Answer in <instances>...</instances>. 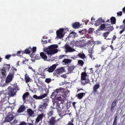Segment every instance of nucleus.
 <instances>
[{"label": "nucleus", "instance_id": "nucleus-1", "mask_svg": "<svg viewBox=\"0 0 125 125\" xmlns=\"http://www.w3.org/2000/svg\"><path fill=\"white\" fill-rule=\"evenodd\" d=\"M47 105L48 104L46 102H44L42 104L39 105L38 109L39 112H41V113L38 115L36 118L35 123V125L40 120H42V119L45 117L46 115L45 112L43 110L45 109Z\"/></svg>", "mask_w": 125, "mask_h": 125}, {"label": "nucleus", "instance_id": "nucleus-2", "mask_svg": "<svg viewBox=\"0 0 125 125\" xmlns=\"http://www.w3.org/2000/svg\"><path fill=\"white\" fill-rule=\"evenodd\" d=\"M58 47V45L57 44L52 45L44 50V51L49 56H50L58 52V50L56 48Z\"/></svg>", "mask_w": 125, "mask_h": 125}, {"label": "nucleus", "instance_id": "nucleus-3", "mask_svg": "<svg viewBox=\"0 0 125 125\" xmlns=\"http://www.w3.org/2000/svg\"><path fill=\"white\" fill-rule=\"evenodd\" d=\"M17 69L14 67H12L10 71V72L7 76L5 80V82L7 83H8L12 81L14 78V75L15 73L14 71H16Z\"/></svg>", "mask_w": 125, "mask_h": 125}, {"label": "nucleus", "instance_id": "nucleus-4", "mask_svg": "<svg viewBox=\"0 0 125 125\" xmlns=\"http://www.w3.org/2000/svg\"><path fill=\"white\" fill-rule=\"evenodd\" d=\"M17 69L14 67H12L10 71V72L7 76L5 80V82L7 83H8L12 81L14 78V75L15 73L14 71H16Z\"/></svg>", "mask_w": 125, "mask_h": 125}, {"label": "nucleus", "instance_id": "nucleus-5", "mask_svg": "<svg viewBox=\"0 0 125 125\" xmlns=\"http://www.w3.org/2000/svg\"><path fill=\"white\" fill-rule=\"evenodd\" d=\"M81 80L82 84L84 85L90 82L89 79V76L85 72H83L81 74Z\"/></svg>", "mask_w": 125, "mask_h": 125}, {"label": "nucleus", "instance_id": "nucleus-6", "mask_svg": "<svg viewBox=\"0 0 125 125\" xmlns=\"http://www.w3.org/2000/svg\"><path fill=\"white\" fill-rule=\"evenodd\" d=\"M113 29V28L109 24H102L100 26L99 28L97 30V31H100L101 30H104L112 31Z\"/></svg>", "mask_w": 125, "mask_h": 125}, {"label": "nucleus", "instance_id": "nucleus-7", "mask_svg": "<svg viewBox=\"0 0 125 125\" xmlns=\"http://www.w3.org/2000/svg\"><path fill=\"white\" fill-rule=\"evenodd\" d=\"M8 91H7V93L9 95V97L12 96H13L17 92L16 90L18 91L19 90V88L18 87H16L14 88H11L10 87H9L8 88Z\"/></svg>", "mask_w": 125, "mask_h": 125}, {"label": "nucleus", "instance_id": "nucleus-8", "mask_svg": "<svg viewBox=\"0 0 125 125\" xmlns=\"http://www.w3.org/2000/svg\"><path fill=\"white\" fill-rule=\"evenodd\" d=\"M65 29L61 28L57 30L56 32L57 37L60 39L63 38L65 33Z\"/></svg>", "mask_w": 125, "mask_h": 125}, {"label": "nucleus", "instance_id": "nucleus-9", "mask_svg": "<svg viewBox=\"0 0 125 125\" xmlns=\"http://www.w3.org/2000/svg\"><path fill=\"white\" fill-rule=\"evenodd\" d=\"M65 91V90L64 88H59V89H56L54 92L52 93V96H54V95L55 97L56 95L60 94V93L63 94L64 93Z\"/></svg>", "mask_w": 125, "mask_h": 125}, {"label": "nucleus", "instance_id": "nucleus-10", "mask_svg": "<svg viewBox=\"0 0 125 125\" xmlns=\"http://www.w3.org/2000/svg\"><path fill=\"white\" fill-rule=\"evenodd\" d=\"M0 96L2 98H4L6 97L9 98V95L7 93V90L1 91L0 92Z\"/></svg>", "mask_w": 125, "mask_h": 125}, {"label": "nucleus", "instance_id": "nucleus-11", "mask_svg": "<svg viewBox=\"0 0 125 125\" xmlns=\"http://www.w3.org/2000/svg\"><path fill=\"white\" fill-rule=\"evenodd\" d=\"M64 47L65 49V52H71L75 51V50L70 47L67 44L65 45Z\"/></svg>", "mask_w": 125, "mask_h": 125}, {"label": "nucleus", "instance_id": "nucleus-12", "mask_svg": "<svg viewBox=\"0 0 125 125\" xmlns=\"http://www.w3.org/2000/svg\"><path fill=\"white\" fill-rule=\"evenodd\" d=\"M56 67V65L55 64H54L49 68H46L45 69V70H46L49 73L52 72L55 70Z\"/></svg>", "mask_w": 125, "mask_h": 125}, {"label": "nucleus", "instance_id": "nucleus-13", "mask_svg": "<svg viewBox=\"0 0 125 125\" xmlns=\"http://www.w3.org/2000/svg\"><path fill=\"white\" fill-rule=\"evenodd\" d=\"M13 116L12 114H10L6 117L4 121L6 122H10L13 120Z\"/></svg>", "mask_w": 125, "mask_h": 125}, {"label": "nucleus", "instance_id": "nucleus-14", "mask_svg": "<svg viewBox=\"0 0 125 125\" xmlns=\"http://www.w3.org/2000/svg\"><path fill=\"white\" fill-rule=\"evenodd\" d=\"M55 117H52L49 121L48 125H55L57 121L55 120Z\"/></svg>", "mask_w": 125, "mask_h": 125}, {"label": "nucleus", "instance_id": "nucleus-15", "mask_svg": "<svg viewBox=\"0 0 125 125\" xmlns=\"http://www.w3.org/2000/svg\"><path fill=\"white\" fill-rule=\"evenodd\" d=\"M39 72L38 73L40 75L42 76V78H45V74L44 73V72L46 70H45V69H43L40 68L39 69Z\"/></svg>", "mask_w": 125, "mask_h": 125}, {"label": "nucleus", "instance_id": "nucleus-16", "mask_svg": "<svg viewBox=\"0 0 125 125\" xmlns=\"http://www.w3.org/2000/svg\"><path fill=\"white\" fill-rule=\"evenodd\" d=\"M47 95L46 94H44L42 95L38 96L36 95H34L33 96V98H35L36 99H42L46 96H47Z\"/></svg>", "mask_w": 125, "mask_h": 125}, {"label": "nucleus", "instance_id": "nucleus-17", "mask_svg": "<svg viewBox=\"0 0 125 125\" xmlns=\"http://www.w3.org/2000/svg\"><path fill=\"white\" fill-rule=\"evenodd\" d=\"M27 111L28 115L29 116L34 117L35 116L34 112L31 109H28Z\"/></svg>", "mask_w": 125, "mask_h": 125}, {"label": "nucleus", "instance_id": "nucleus-18", "mask_svg": "<svg viewBox=\"0 0 125 125\" xmlns=\"http://www.w3.org/2000/svg\"><path fill=\"white\" fill-rule=\"evenodd\" d=\"M104 22V20L102 19V18H100L96 21L95 23V25L96 26H97L99 25L102 22Z\"/></svg>", "mask_w": 125, "mask_h": 125}, {"label": "nucleus", "instance_id": "nucleus-19", "mask_svg": "<svg viewBox=\"0 0 125 125\" xmlns=\"http://www.w3.org/2000/svg\"><path fill=\"white\" fill-rule=\"evenodd\" d=\"M72 60L68 59H65L62 61V64L64 65H67L71 62Z\"/></svg>", "mask_w": 125, "mask_h": 125}, {"label": "nucleus", "instance_id": "nucleus-20", "mask_svg": "<svg viewBox=\"0 0 125 125\" xmlns=\"http://www.w3.org/2000/svg\"><path fill=\"white\" fill-rule=\"evenodd\" d=\"M65 69L63 67H62L60 68H59L57 69L55 71L56 73L59 74L61 73L64 71Z\"/></svg>", "mask_w": 125, "mask_h": 125}, {"label": "nucleus", "instance_id": "nucleus-21", "mask_svg": "<svg viewBox=\"0 0 125 125\" xmlns=\"http://www.w3.org/2000/svg\"><path fill=\"white\" fill-rule=\"evenodd\" d=\"M120 28L122 30L120 31L119 32V33L121 34L124 31H125V24L121 25L120 26H118L116 27V28Z\"/></svg>", "mask_w": 125, "mask_h": 125}, {"label": "nucleus", "instance_id": "nucleus-22", "mask_svg": "<svg viewBox=\"0 0 125 125\" xmlns=\"http://www.w3.org/2000/svg\"><path fill=\"white\" fill-rule=\"evenodd\" d=\"M72 26L74 28H78L80 26V24L78 22H76L72 24Z\"/></svg>", "mask_w": 125, "mask_h": 125}, {"label": "nucleus", "instance_id": "nucleus-23", "mask_svg": "<svg viewBox=\"0 0 125 125\" xmlns=\"http://www.w3.org/2000/svg\"><path fill=\"white\" fill-rule=\"evenodd\" d=\"M82 42L81 41H74L73 42V45L76 46H81Z\"/></svg>", "mask_w": 125, "mask_h": 125}, {"label": "nucleus", "instance_id": "nucleus-24", "mask_svg": "<svg viewBox=\"0 0 125 125\" xmlns=\"http://www.w3.org/2000/svg\"><path fill=\"white\" fill-rule=\"evenodd\" d=\"M40 55L44 61L47 60V56L43 52H41L40 53Z\"/></svg>", "mask_w": 125, "mask_h": 125}, {"label": "nucleus", "instance_id": "nucleus-25", "mask_svg": "<svg viewBox=\"0 0 125 125\" xmlns=\"http://www.w3.org/2000/svg\"><path fill=\"white\" fill-rule=\"evenodd\" d=\"M100 87V84L97 83L95 84L93 87V92H96L97 91V89H98Z\"/></svg>", "mask_w": 125, "mask_h": 125}, {"label": "nucleus", "instance_id": "nucleus-26", "mask_svg": "<svg viewBox=\"0 0 125 125\" xmlns=\"http://www.w3.org/2000/svg\"><path fill=\"white\" fill-rule=\"evenodd\" d=\"M25 107L23 105H21L19 108L18 110L19 113H20L25 111Z\"/></svg>", "mask_w": 125, "mask_h": 125}, {"label": "nucleus", "instance_id": "nucleus-27", "mask_svg": "<svg viewBox=\"0 0 125 125\" xmlns=\"http://www.w3.org/2000/svg\"><path fill=\"white\" fill-rule=\"evenodd\" d=\"M0 73L3 75V77L5 76L7 74V72L3 68L0 70Z\"/></svg>", "mask_w": 125, "mask_h": 125}, {"label": "nucleus", "instance_id": "nucleus-28", "mask_svg": "<svg viewBox=\"0 0 125 125\" xmlns=\"http://www.w3.org/2000/svg\"><path fill=\"white\" fill-rule=\"evenodd\" d=\"M64 99V97L62 95H61L60 96H59L57 97V100L59 101H62Z\"/></svg>", "mask_w": 125, "mask_h": 125}, {"label": "nucleus", "instance_id": "nucleus-29", "mask_svg": "<svg viewBox=\"0 0 125 125\" xmlns=\"http://www.w3.org/2000/svg\"><path fill=\"white\" fill-rule=\"evenodd\" d=\"M77 33H76L74 32H72L70 33L69 36L70 37L72 38H75V37L76 36Z\"/></svg>", "mask_w": 125, "mask_h": 125}, {"label": "nucleus", "instance_id": "nucleus-30", "mask_svg": "<svg viewBox=\"0 0 125 125\" xmlns=\"http://www.w3.org/2000/svg\"><path fill=\"white\" fill-rule=\"evenodd\" d=\"M85 94L84 93H81L78 94L76 95V96L78 98L81 99L83 97V96Z\"/></svg>", "mask_w": 125, "mask_h": 125}, {"label": "nucleus", "instance_id": "nucleus-31", "mask_svg": "<svg viewBox=\"0 0 125 125\" xmlns=\"http://www.w3.org/2000/svg\"><path fill=\"white\" fill-rule=\"evenodd\" d=\"M66 114L65 110H63L59 114V115L60 116H61V117L62 118L63 116L65 115Z\"/></svg>", "mask_w": 125, "mask_h": 125}, {"label": "nucleus", "instance_id": "nucleus-32", "mask_svg": "<svg viewBox=\"0 0 125 125\" xmlns=\"http://www.w3.org/2000/svg\"><path fill=\"white\" fill-rule=\"evenodd\" d=\"M10 65L7 64L3 68L7 72H8L10 69Z\"/></svg>", "mask_w": 125, "mask_h": 125}, {"label": "nucleus", "instance_id": "nucleus-33", "mask_svg": "<svg viewBox=\"0 0 125 125\" xmlns=\"http://www.w3.org/2000/svg\"><path fill=\"white\" fill-rule=\"evenodd\" d=\"M78 56L79 57L83 59L84 58H85V56L84 54L83 53V52H81V53H79Z\"/></svg>", "mask_w": 125, "mask_h": 125}, {"label": "nucleus", "instance_id": "nucleus-34", "mask_svg": "<svg viewBox=\"0 0 125 125\" xmlns=\"http://www.w3.org/2000/svg\"><path fill=\"white\" fill-rule=\"evenodd\" d=\"M110 21L112 24H115L116 21L115 18L113 17H112L110 19Z\"/></svg>", "mask_w": 125, "mask_h": 125}, {"label": "nucleus", "instance_id": "nucleus-35", "mask_svg": "<svg viewBox=\"0 0 125 125\" xmlns=\"http://www.w3.org/2000/svg\"><path fill=\"white\" fill-rule=\"evenodd\" d=\"M25 79L26 82H27L30 81V78L27 74H26L25 75Z\"/></svg>", "mask_w": 125, "mask_h": 125}, {"label": "nucleus", "instance_id": "nucleus-36", "mask_svg": "<svg viewBox=\"0 0 125 125\" xmlns=\"http://www.w3.org/2000/svg\"><path fill=\"white\" fill-rule=\"evenodd\" d=\"M116 105V101H114L113 102L111 109V110L112 111L114 110L115 107Z\"/></svg>", "mask_w": 125, "mask_h": 125}, {"label": "nucleus", "instance_id": "nucleus-37", "mask_svg": "<svg viewBox=\"0 0 125 125\" xmlns=\"http://www.w3.org/2000/svg\"><path fill=\"white\" fill-rule=\"evenodd\" d=\"M74 68L75 67L74 66H72L69 67L68 69L69 72L70 73L71 72Z\"/></svg>", "mask_w": 125, "mask_h": 125}, {"label": "nucleus", "instance_id": "nucleus-38", "mask_svg": "<svg viewBox=\"0 0 125 125\" xmlns=\"http://www.w3.org/2000/svg\"><path fill=\"white\" fill-rule=\"evenodd\" d=\"M29 93L27 92L26 93L23 95L22 96V98L24 101H25L26 97L29 95Z\"/></svg>", "mask_w": 125, "mask_h": 125}, {"label": "nucleus", "instance_id": "nucleus-39", "mask_svg": "<svg viewBox=\"0 0 125 125\" xmlns=\"http://www.w3.org/2000/svg\"><path fill=\"white\" fill-rule=\"evenodd\" d=\"M36 48L35 47H33L31 50L32 51V52L31 54V56L32 55H34V52L36 51Z\"/></svg>", "mask_w": 125, "mask_h": 125}, {"label": "nucleus", "instance_id": "nucleus-40", "mask_svg": "<svg viewBox=\"0 0 125 125\" xmlns=\"http://www.w3.org/2000/svg\"><path fill=\"white\" fill-rule=\"evenodd\" d=\"M23 52L22 51H19L17 52V54L18 56H19L20 57H21L22 56L21 55V54H23Z\"/></svg>", "mask_w": 125, "mask_h": 125}, {"label": "nucleus", "instance_id": "nucleus-41", "mask_svg": "<svg viewBox=\"0 0 125 125\" xmlns=\"http://www.w3.org/2000/svg\"><path fill=\"white\" fill-rule=\"evenodd\" d=\"M116 121H117V116H116L114 118V122L113 123V125H117Z\"/></svg>", "mask_w": 125, "mask_h": 125}, {"label": "nucleus", "instance_id": "nucleus-42", "mask_svg": "<svg viewBox=\"0 0 125 125\" xmlns=\"http://www.w3.org/2000/svg\"><path fill=\"white\" fill-rule=\"evenodd\" d=\"M78 64L81 65H83V62L81 60H79L78 61Z\"/></svg>", "mask_w": 125, "mask_h": 125}, {"label": "nucleus", "instance_id": "nucleus-43", "mask_svg": "<svg viewBox=\"0 0 125 125\" xmlns=\"http://www.w3.org/2000/svg\"><path fill=\"white\" fill-rule=\"evenodd\" d=\"M51 81V80L50 78H46L45 80V82L48 83H50Z\"/></svg>", "mask_w": 125, "mask_h": 125}, {"label": "nucleus", "instance_id": "nucleus-44", "mask_svg": "<svg viewBox=\"0 0 125 125\" xmlns=\"http://www.w3.org/2000/svg\"><path fill=\"white\" fill-rule=\"evenodd\" d=\"M24 53H25L29 54L30 53V52L29 50L26 49L25 50Z\"/></svg>", "mask_w": 125, "mask_h": 125}, {"label": "nucleus", "instance_id": "nucleus-45", "mask_svg": "<svg viewBox=\"0 0 125 125\" xmlns=\"http://www.w3.org/2000/svg\"><path fill=\"white\" fill-rule=\"evenodd\" d=\"M52 110L51 111L49 112V113L48 114V115L49 116H52Z\"/></svg>", "mask_w": 125, "mask_h": 125}, {"label": "nucleus", "instance_id": "nucleus-46", "mask_svg": "<svg viewBox=\"0 0 125 125\" xmlns=\"http://www.w3.org/2000/svg\"><path fill=\"white\" fill-rule=\"evenodd\" d=\"M93 48H92V49H90L89 50V54H92L93 53V52H94V51H93Z\"/></svg>", "mask_w": 125, "mask_h": 125}, {"label": "nucleus", "instance_id": "nucleus-47", "mask_svg": "<svg viewBox=\"0 0 125 125\" xmlns=\"http://www.w3.org/2000/svg\"><path fill=\"white\" fill-rule=\"evenodd\" d=\"M89 55L90 58L92 60H94V57L93 55L92 54H89Z\"/></svg>", "mask_w": 125, "mask_h": 125}, {"label": "nucleus", "instance_id": "nucleus-48", "mask_svg": "<svg viewBox=\"0 0 125 125\" xmlns=\"http://www.w3.org/2000/svg\"><path fill=\"white\" fill-rule=\"evenodd\" d=\"M36 59L37 60H39L40 58V57L39 54H37L35 56Z\"/></svg>", "mask_w": 125, "mask_h": 125}, {"label": "nucleus", "instance_id": "nucleus-49", "mask_svg": "<svg viewBox=\"0 0 125 125\" xmlns=\"http://www.w3.org/2000/svg\"><path fill=\"white\" fill-rule=\"evenodd\" d=\"M18 122V121L16 119H15L12 123V124L14 125V124L17 123Z\"/></svg>", "mask_w": 125, "mask_h": 125}, {"label": "nucleus", "instance_id": "nucleus-50", "mask_svg": "<svg viewBox=\"0 0 125 125\" xmlns=\"http://www.w3.org/2000/svg\"><path fill=\"white\" fill-rule=\"evenodd\" d=\"M108 34V33L107 32H106L103 34L104 36L105 37V38H106V37L107 36Z\"/></svg>", "mask_w": 125, "mask_h": 125}, {"label": "nucleus", "instance_id": "nucleus-51", "mask_svg": "<svg viewBox=\"0 0 125 125\" xmlns=\"http://www.w3.org/2000/svg\"><path fill=\"white\" fill-rule=\"evenodd\" d=\"M84 31L83 30H82L81 31H79V32L80 33V34H83L85 33Z\"/></svg>", "mask_w": 125, "mask_h": 125}, {"label": "nucleus", "instance_id": "nucleus-52", "mask_svg": "<svg viewBox=\"0 0 125 125\" xmlns=\"http://www.w3.org/2000/svg\"><path fill=\"white\" fill-rule=\"evenodd\" d=\"M26 123L25 122H22L20 124L18 125H26Z\"/></svg>", "mask_w": 125, "mask_h": 125}, {"label": "nucleus", "instance_id": "nucleus-53", "mask_svg": "<svg viewBox=\"0 0 125 125\" xmlns=\"http://www.w3.org/2000/svg\"><path fill=\"white\" fill-rule=\"evenodd\" d=\"M117 15L118 16H121L122 15V11H120L119 12H117Z\"/></svg>", "mask_w": 125, "mask_h": 125}, {"label": "nucleus", "instance_id": "nucleus-54", "mask_svg": "<svg viewBox=\"0 0 125 125\" xmlns=\"http://www.w3.org/2000/svg\"><path fill=\"white\" fill-rule=\"evenodd\" d=\"M10 55H6L5 56V58L7 59H9V58H10Z\"/></svg>", "mask_w": 125, "mask_h": 125}, {"label": "nucleus", "instance_id": "nucleus-55", "mask_svg": "<svg viewBox=\"0 0 125 125\" xmlns=\"http://www.w3.org/2000/svg\"><path fill=\"white\" fill-rule=\"evenodd\" d=\"M49 100L48 99H45L44 100H43L44 102H46L47 103V102H48Z\"/></svg>", "mask_w": 125, "mask_h": 125}, {"label": "nucleus", "instance_id": "nucleus-56", "mask_svg": "<svg viewBox=\"0 0 125 125\" xmlns=\"http://www.w3.org/2000/svg\"><path fill=\"white\" fill-rule=\"evenodd\" d=\"M100 65H98V64H96L95 66V67L97 69V70L98 69V68L100 67Z\"/></svg>", "mask_w": 125, "mask_h": 125}, {"label": "nucleus", "instance_id": "nucleus-57", "mask_svg": "<svg viewBox=\"0 0 125 125\" xmlns=\"http://www.w3.org/2000/svg\"><path fill=\"white\" fill-rule=\"evenodd\" d=\"M73 121H71L68 124V125H73V124L72 123Z\"/></svg>", "mask_w": 125, "mask_h": 125}, {"label": "nucleus", "instance_id": "nucleus-58", "mask_svg": "<svg viewBox=\"0 0 125 125\" xmlns=\"http://www.w3.org/2000/svg\"><path fill=\"white\" fill-rule=\"evenodd\" d=\"M41 41L42 42H43V44H46L47 42V41H46V40L43 41V40H42Z\"/></svg>", "mask_w": 125, "mask_h": 125}, {"label": "nucleus", "instance_id": "nucleus-59", "mask_svg": "<svg viewBox=\"0 0 125 125\" xmlns=\"http://www.w3.org/2000/svg\"><path fill=\"white\" fill-rule=\"evenodd\" d=\"M61 76L63 78H65L67 77L66 75L65 74H64L61 75Z\"/></svg>", "mask_w": 125, "mask_h": 125}, {"label": "nucleus", "instance_id": "nucleus-60", "mask_svg": "<svg viewBox=\"0 0 125 125\" xmlns=\"http://www.w3.org/2000/svg\"><path fill=\"white\" fill-rule=\"evenodd\" d=\"M64 55H61L59 56V59H61L63 57H64Z\"/></svg>", "mask_w": 125, "mask_h": 125}, {"label": "nucleus", "instance_id": "nucleus-61", "mask_svg": "<svg viewBox=\"0 0 125 125\" xmlns=\"http://www.w3.org/2000/svg\"><path fill=\"white\" fill-rule=\"evenodd\" d=\"M25 60H23V61L22 62V63L23 64H24V63L25 62H27L28 61V60H26V59H24Z\"/></svg>", "mask_w": 125, "mask_h": 125}, {"label": "nucleus", "instance_id": "nucleus-62", "mask_svg": "<svg viewBox=\"0 0 125 125\" xmlns=\"http://www.w3.org/2000/svg\"><path fill=\"white\" fill-rule=\"evenodd\" d=\"M76 103L75 102H73L72 103V105L74 107V108H75V104Z\"/></svg>", "mask_w": 125, "mask_h": 125}, {"label": "nucleus", "instance_id": "nucleus-63", "mask_svg": "<svg viewBox=\"0 0 125 125\" xmlns=\"http://www.w3.org/2000/svg\"><path fill=\"white\" fill-rule=\"evenodd\" d=\"M116 37L114 35L113 36V40H115V39H116Z\"/></svg>", "mask_w": 125, "mask_h": 125}, {"label": "nucleus", "instance_id": "nucleus-64", "mask_svg": "<svg viewBox=\"0 0 125 125\" xmlns=\"http://www.w3.org/2000/svg\"><path fill=\"white\" fill-rule=\"evenodd\" d=\"M123 11L124 13H125V7L123 8Z\"/></svg>", "mask_w": 125, "mask_h": 125}]
</instances>
